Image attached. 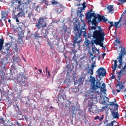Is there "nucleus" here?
I'll return each mask as SVG.
<instances>
[{"instance_id": "f257e3e1", "label": "nucleus", "mask_w": 126, "mask_h": 126, "mask_svg": "<svg viewBox=\"0 0 126 126\" xmlns=\"http://www.w3.org/2000/svg\"><path fill=\"white\" fill-rule=\"evenodd\" d=\"M86 29L82 27L80 28L77 25H76L74 27V34L73 38V46L75 47V44L76 43L77 46H78L79 43L81 42L82 39V33L84 37L86 38L87 37L86 35Z\"/></svg>"}, {"instance_id": "f03ea898", "label": "nucleus", "mask_w": 126, "mask_h": 126, "mask_svg": "<svg viewBox=\"0 0 126 126\" xmlns=\"http://www.w3.org/2000/svg\"><path fill=\"white\" fill-rule=\"evenodd\" d=\"M89 97L90 98H89L88 106L90 107L88 110L89 111L93 113H97L98 110L96 106L94 105L97 102V96L95 95H93L92 96H90Z\"/></svg>"}, {"instance_id": "7ed1b4c3", "label": "nucleus", "mask_w": 126, "mask_h": 126, "mask_svg": "<svg viewBox=\"0 0 126 126\" xmlns=\"http://www.w3.org/2000/svg\"><path fill=\"white\" fill-rule=\"evenodd\" d=\"M46 19L47 18L43 16L41 17H40L38 19L37 22H36L35 25L38 30L41 29V28L43 29L47 27V24L45 21V19Z\"/></svg>"}, {"instance_id": "20e7f679", "label": "nucleus", "mask_w": 126, "mask_h": 126, "mask_svg": "<svg viewBox=\"0 0 126 126\" xmlns=\"http://www.w3.org/2000/svg\"><path fill=\"white\" fill-rule=\"evenodd\" d=\"M4 43V40L3 39H0V50H2V52L5 54L9 53V51L11 45L9 43H6L5 46L4 47L3 45Z\"/></svg>"}, {"instance_id": "39448f33", "label": "nucleus", "mask_w": 126, "mask_h": 126, "mask_svg": "<svg viewBox=\"0 0 126 126\" xmlns=\"http://www.w3.org/2000/svg\"><path fill=\"white\" fill-rule=\"evenodd\" d=\"M90 81L91 82V86L92 90H95L97 89L100 88L99 85H100V82L99 80L97 81L95 84V79L94 77L91 76Z\"/></svg>"}, {"instance_id": "423d86ee", "label": "nucleus", "mask_w": 126, "mask_h": 126, "mask_svg": "<svg viewBox=\"0 0 126 126\" xmlns=\"http://www.w3.org/2000/svg\"><path fill=\"white\" fill-rule=\"evenodd\" d=\"M27 79L24 76V73H19L17 76L16 80L18 84L21 86H24L26 85L25 83V79Z\"/></svg>"}, {"instance_id": "0eeeda50", "label": "nucleus", "mask_w": 126, "mask_h": 126, "mask_svg": "<svg viewBox=\"0 0 126 126\" xmlns=\"http://www.w3.org/2000/svg\"><path fill=\"white\" fill-rule=\"evenodd\" d=\"M74 53V55L72 58L71 60V63L72 65H69V64H68L67 65V68L68 70L69 71H71L73 69L74 67L73 64H75V63L77 64V60L78 59V57L75 55L76 52H74V50H72V52L71 53Z\"/></svg>"}, {"instance_id": "6e6552de", "label": "nucleus", "mask_w": 126, "mask_h": 126, "mask_svg": "<svg viewBox=\"0 0 126 126\" xmlns=\"http://www.w3.org/2000/svg\"><path fill=\"white\" fill-rule=\"evenodd\" d=\"M104 36L93 37L95 40L94 41V43L96 45H99L101 47H103V41L104 40Z\"/></svg>"}, {"instance_id": "1a4fd4ad", "label": "nucleus", "mask_w": 126, "mask_h": 126, "mask_svg": "<svg viewBox=\"0 0 126 126\" xmlns=\"http://www.w3.org/2000/svg\"><path fill=\"white\" fill-rule=\"evenodd\" d=\"M98 30H95L93 32V37L105 36L106 34H105L103 31L100 26L98 27Z\"/></svg>"}, {"instance_id": "9d476101", "label": "nucleus", "mask_w": 126, "mask_h": 126, "mask_svg": "<svg viewBox=\"0 0 126 126\" xmlns=\"http://www.w3.org/2000/svg\"><path fill=\"white\" fill-rule=\"evenodd\" d=\"M121 52L119 54V56L117 59H118V62L119 63L120 65L122 66V57L124 55H126V52L125 51V48L124 47H122L121 48Z\"/></svg>"}, {"instance_id": "9b49d317", "label": "nucleus", "mask_w": 126, "mask_h": 126, "mask_svg": "<svg viewBox=\"0 0 126 126\" xmlns=\"http://www.w3.org/2000/svg\"><path fill=\"white\" fill-rule=\"evenodd\" d=\"M0 63L1 64V69L3 70V71L5 70V71H6L7 69L6 65L8 63L7 57H6V59L4 58L1 59Z\"/></svg>"}, {"instance_id": "f8f14e48", "label": "nucleus", "mask_w": 126, "mask_h": 126, "mask_svg": "<svg viewBox=\"0 0 126 126\" xmlns=\"http://www.w3.org/2000/svg\"><path fill=\"white\" fill-rule=\"evenodd\" d=\"M97 72L98 73V75L99 76H105L106 74L105 69L103 67L99 68Z\"/></svg>"}, {"instance_id": "ddd939ff", "label": "nucleus", "mask_w": 126, "mask_h": 126, "mask_svg": "<svg viewBox=\"0 0 126 126\" xmlns=\"http://www.w3.org/2000/svg\"><path fill=\"white\" fill-rule=\"evenodd\" d=\"M12 59L13 61L12 63L13 62L14 63L19 64L21 62L20 59L19 57L15 54L13 56Z\"/></svg>"}, {"instance_id": "4468645a", "label": "nucleus", "mask_w": 126, "mask_h": 126, "mask_svg": "<svg viewBox=\"0 0 126 126\" xmlns=\"http://www.w3.org/2000/svg\"><path fill=\"white\" fill-rule=\"evenodd\" d=\"M6 120H5L4 119V118L3 117L0 116V124L2 123L5 126H12L13 124L11 123V121L8 120V121H7V122L9 123H11V124H7L5 123Z\"/></svg>"}, {"instance_id": "2eb2a0df", "label": "nucleus", "mask_w": 126, "mask_h": 126, "mask_svg": "<svg viewBox=\"0 0 126 126\" xmlns=\"http://www.w3.org/2000/svg\"><path fill=\"white\" fill-rule=\"evenodd\" d=\"M15 63H14L13 64L11 65V68L10 69V73L12 76L13 77L15 76V73L14 71H16V67L15 66Z\"/></svg>"}, {"instance_id": "dca6fc26", "label": "nucleus", "mask_w": 126, "mask_h": 126, "mask_svg": "<svg viewBox=\"0 0 126 126\" xmlns=\"http://www.w3.org/2000/svg\"><path fill=\"white\" fill-rule=\"evenodd\" d=\"M118 82L117 85H116V87H119V89H116V90L117 93L120 92V90H121L122 91H123L122 89L124 87V85L122 83H120L119 81H118Z\"/></svg>"}, {"instance_id": "f3484780", "label": "nucleus", "mask_w": 126, "mask_h": 126, "mask_svg": "<svg viewBox=\"0 0 126 126\" xmlns=\"http://www.w3.org/2000/svg\"><path fill=\"white\" fill-rule=\"evenodd\" d=\"M108 21L107 19L105 18V17L103 16H101L98 17L97 21L101 22H106Z\"/></svg>"}, {"instance_id": "a211bd4d", "label": "nucleus", "mask_w": 126, "mask_h": 126, "mask_svg": "<svg viewBox=\"0 0 126 126\" xmlns=\"http://www.w3.org/2000/svg\"><path fill=\"white\" fill-rule=\"evenodd\" d=\"M96 15V14L94 13H87L86 15V18L87 19L90 20L92 17H93Z\"/></svg>"}, {"instance_id": "6ab92c4d", "label": "nucleus", "mask_w": 126, "mask_h": 126, "mask_svg": "<svg viewBox=\"0 0 126 126\" xmlns=\"http://www.w3.org/2000/svg\"><path fill=\"white\" fill-rule=\"evenodd\" d=\"M100 85L101 83H100V85L98 86L100 87V88H100L101 91L103 93L105 92L106 90L105 88L106 87L105 83H103L101 87H100Z\"/></svg>"}, {"instance_id": "aec40b11", "label": "nucleus", "mask_w": 126, "mask_h": 126, "mask_svg": "<svg viewBox=\"0 0 126 126\" xmlns=\"http://www.w3.org/2000/svg\"><path fill=\"white\" fill-rule=\"evenodd\" d=\"M1 14L2 15L1 18L3 20H5L6 19V16L8 14L6 11H1Z\"/></svg>"}, {"instance_id": "412c9836", "label": "nucleus", "mask_w": 126, "mask_h": 126, "mask_svg": "<svg viewBox=\"0 0 126 126\" xmlns=\"http://www.w3.org/2000/svg\"><path fill=\"white\" fill-rule=\"evenodd\" d=\"M63 7V6L62 5H61L60 4L58 5L57 6L56 9L57 12L58 14H59L63 10L62 9V7Z\"/></svg>"}, {"instance_id": "4be33fe9", "label": "nucleus", "mask_w": 126, "mask_h": 126, "mask_svg": "<svg viewBox=\"0 0 126 126\" xmlns=\"http://www.w3.org/2000/svg\"><path fill=\"white\" fill-rule=\"evenodd\" d=\"M107 8L109 12L111 13H113L114 9H113V7L112 5H110L109 6H108Z\"/></svg>"}, {"instance_id": "5701e85b", "label": "nucleus", "mask_w": 126, "mask_h": 126, "mask_svg": "<svg viewBox=\"0 0 126 126\" xmlns=\"http://www.w3.org/2000/svg\"><path fill=\"white\" fill-rule=\"evenodd\" d=\"M62 31L63 34L67 35H68L70 34V32L69 31H68L67 28H63Z\"/></svg>"}, {"instance_id": "b1692460", "label": "nucleus", "mask_w": 126, "mask_h": 126, "mask_svg": "<svg viewBox=\"0 0 126 126\" xmlns=\"http://www.w3.org/2000/svg\"><path fill=\"white\" fill-rule=\"evenodd\" d=\"M112 116L115 118H118V112H116L114 111H112L111 112Z\"/></svg>"}, {"instance_id": "393cba45", "label": "nucleus", "mask_w": 126, "mask_h": 126, "mask_svg": "<svg viewBox=\"0 0 126 126\" xmlns=\"http://www.w3.org/2000/svg\"><path fill=\"white\" fill-rule=\"evenodd\" d=\"M16 112L18 114V116H19V115H20L22 117V118H21L20 119L21 120L23 119H24V118H25V116L24 115H23L22 114V112L20 110H19L18 109L16 111Z\"/></svg>"}, {"instance_id": "a878e982", "label": "nucleus", "mask_w": 126, "mask_h": 126, "mask_svg": "<svg viewBox=\"0 0 126 126\" xmlns=\"http://www.w3.org/2000/svg\"><path fill=\"white\" fill-rule=\"evenodd\" d=\"M71 82V81L70 80V78H67V77L64 81L65 83L68 85H69L70 84Z\"/></svg>"}, {"instance_id": "bb28decb", "label": "nucleus", "mask_w": 126, "mask_h": 126, "mask_svg": "<svg viewBox=\"0 0 126 126\" xmlns=\"http://www.w3.org/2000/svg\"><path fill=\"white\" fill-rule=\"evenodd\" d=\"M84 78L83 77H80L78 81L79 84H82Z\"/></svg>"}, {"instance_id": "cd10ccee", "label": "nucleus", "mask_w": 126, "mask_h": 126, "mask_svg": "<svg viewBox=\"0 0 126 126\" xmlns=\"http://www.w3.org/2000/svg\"><path fill=\"white\" fill-rule=\"evenodd\" d=\"M122 17V16H121L119 20L117 22H114V25L115 26V27L116 28H117L118 27L117 26H118L119 23L121 21V18Z\"/></svg>"}, {"instance_id": "c85d7f7f", "label": "nucleus", "mask_w": 126, "mask_h": 126, "mask_svg": "<svg viewBox=\"0 0 126 126\" xmlns=\"http://www.w3.org/2000/svg\"><path fill=\"white\" fill-rule=\"evenodd\" d=\"M114 123H116L115 121H111L110 123H108L106 125H105V126H113V124Z\"/></svg>"}, {"instance_id": "c756f323", "label": "nucleus", "mask_w": 126, "mask_h": 126, "mask_svg": "<svg viewBox=\"0 0 126 126\" xmlns=\"http://www.w3.org/2000/svg\"><path fill=\"white\" fill-rule=\"evenodd\" d=\"M64 90L62 89H61L60 91V92L58 95V96L59 97H61L62 95L64 94Z\"/></svg>"}, {"instance_id": "7c9ffc66", "label": "nucleus", "mask_w": 126, "mask_h": 126, "mask_svg": "<svg viewBox=\"0 0 126 126\" xmlns=\"http://www.w3.org/2000/svg\"><path fill=\"white\" fill-rule=\"evenodd\" d=\"M121 23L122 25L123 26H125L126 25V19H124L121 22Z\"/></svg>"}, {"instance_id": "2f4dec72", "label": "nucleus", "mask_w": 126, "mask_h": 126, "mask_svg": "<svg viewBox=\"0 0 126 126\" xmlns=\"http://www.w3.org/2000/svg\"><path fill=\"white\" fill-rule=\"evenodd\" d=\"M51 3V4L53 5H56L59 4V2L58 1H56L55 0H52Z\"/></svg>"}, {"instance_id": "473e14b6", "label": "nucleus", "mask_w": 126, "mask_h": 126, "mask_svg": "<svg viewBox=\"0 0 126 126\" xmlns=\"http://www.w3.org/2000/svg\"><path fill=\"white\" fill-rule=\"evenodd\" d=\"M91 23L92 25H97V22L96 20L93 19V20L91 21Z\"/></svg>"}, {"instance_id": "72a5a7b5", "label": "nucleus", "mask_w": 126, "mask_h": 126, "mask_svg": "<svg viewBox=\"0 0 126 126\" xmlns=\"http://www.w3.org/2000/svg\"><path fill=\"white\" fill-rule=\"evenodd\" d=\"M66 103L65 104V106H70L71 104V102L69 100H67L66 101Z\"/></svg>"}, {"instance_id": "f704fd0d", "label": "nucleus", "mask_w": 126, "mask_h": 126, "mask_svg": "<svg viewBox=\"0 0 126 126\" xmlns=\"http://www.w3.org/2000/svg\"><path fill=\"white\" fill-rule=\"evenodd\" d=\"M112 61L114 62V64L113 65V67L116 68L117 66V61L116 60H113Z\"/></svg>"}, {"instance_id": "c9c22d12", "label": "nucleus", "mask_w": 126, "mask_h": 126, "mask_svg": "<svg viewBox=\"0 0 126 126\" xmlns=\"http://www.w3.org/2000/svg\"><path fill=\"white\" fill-rule=\"evenodd\" d=\"M12 17L14 18H16V21L17 22H19V20H18L17 17V16L16 15H14Z\"/></svg>"}, {"instance_id": "e433bc0d", "label": "nucleus", "mask_w": 126, "mask_h": 126, "mask_svg": "<svg viewBox=\"0 0 126 126\" xmlns=\"http://www.w3.org/2000/svg\"><path fill=\"white\" fill-rule=\"evenodd\" d=\"M110 104H109V105H115V106H116L117 107H118V105L117 104H115L113 102H110Z\"/></svg>"}, {"instance_id": "4c0bfd02", "label": "nucleus", "mask_w": 126, "mask_h": 126, "mask_svg": "<svg viewBox=\"0 0 126 126\" xmlns=\"http://www.w3.org/2000/svg\"><path fill=\"white\" fill-rule=\"evenodd\" d=\"M93 70L94 69H90V70H89L88 71V73H89L90 71V74L91 75H92L93 73Z\"/></svg>"}, {"instance_id": "58836bf2", "label": "nucleus", "mask_w": 126, "mask_h": 126, "mask_svg": "<svg viewBox=\"0 0 126 126\" xmlns=\"http://www.w3.org/2000/svg\"><path fill=\"white\" fill-rule=\"evenodd\" d=\"M85 2H84L83 3V4H82V5L83 7H81V8H82V9L83 10H84V8H86V6L85 5Z\"/></svg>"}, {"instance_id": "ea45409f", "label": "nucleus", "mask_w": 126, "mask_h": 126, "mask_svg": "<svg viewBox=\"0 0 126 126\" xmlns=\"http://www.w3.org/2000/svg\"><path fill=\"white\" fill-rule=\"evenodd\" d=\"M82 9V8H80V10H78L77 12V14L78 15L79 14L81 13Z\"/></svg>"}, {"instance_id": "a19ab883", "label": "nucleus", "mask_w": 126, "mask_h": 126, "mask_svg": "<svg viewBox=\"0 0 126 126\" xmlns=\"http://www.w3.org/2000/svg\"><path fill=\"white\" fill-rule=\"evenodd\" d=\"M14 107L16 111L19 108L18 107V105L17 104L14 105Z\"/></svg>"}, {"instance_id": "79ce46f5", "label": "nucleus", "mask_w": 126, "mask_h": 126, "mask_svg": "<svg viewBox=\"0 0 126 126\" xmlns=\"http://www.w3.org/2000/svg\"><path fill=\"white\" fill-rule=\"evenodd\" d=\"M44 1L45 2V3L46 4L47 6L50 5V4H48L49 1L47 0H45Z\"/></svg>"}, {"instance_id": "37998d69", "label": "nucleus", "mask_w": 126, "mask_h": 126, "mask_svg": "<svg viewBox=\"0 0 126 126\" xmlns=\"http://www.w3.org/2000/svg\"><path fill=\"white\" fill-rule=\"evenodd\" d=\"M70 106H65V109H66L68 111H69L70 110Z\"/></svg>"}, {"instance_id": "c03bdc74", "label": "nucleus", "mask_w": 126, "mask_h": 126, "mask_svg": "<svg viewBox=\"0 0 126 126\" xmlns=\"http://www.w3.org/2000/svg\"><path fill=\"white\" fill-rule=\"evenodd\" d=\"M94 26H92V27L91 28V29H94V30H95L96 29V27L97 26V25H96Z\"/></svg>"}, {"instance_id": "a18cd8bd", "label": "nucleus", "mask_w": 126, "mask_h": 126, "mask_svg": "<svg viewBox=\"0 0 126 126\" xmlns=\"http://www.w3.org/2000/svg\"><path fill=\"white\" fill-rule=\"evenodd\" d=\"M61 97H62V98L64 100H65L66 98V95L64 94L63 95H62V96Z\"/></svg>"}, {"instance_id": "49530a36", "label": "nucleus", "mask_w": 126, "mask_h": 126, "mask_svg": "<svg viewBox=\"0 0 126 126\" xmlns=\"http://www.w3.org/2000/svg\"><path fill=\"white\" fill-rule=\"evenodd\" d=\"M118 1L120 2L121 3L120 4H121L123 3L124 2H126V0H118Z\"/></svg>"}, {"instance_id": "de8ad7c7", "label": "nucleus", "mask_w": 126, "mask_h": 126, "mask_svg": "<svg viewBox=\"0 0 126 126\" xmlns=\"http://www.w3.org/2000/svg\"><path fill=\"white\" fill-rule=\"evenodd\" d=\"M108 22L110 24V26L112 27L113 26H114V25L113 24V22L112 21L110 22V21H109Z\"/></svg>"}, {"instance_id": "09e8293b", "label": "nucleus", "mask_w": 126, "mask_h": 126, "mask_svg": "<svg viewBox=\"0 0 126 126\" xmlns=\"http://www.w3.org/2000/svg\"><path fill=\"white\" fill-rule=\"evenodd\" d=\"M104 115H102V117L100 118H99V120L100 121H101L103 120L104 118Z\"/></svg>"}, {"instance_id": "8fccbe9b", "label": "nucleus", "mask_w": 126, "mask_h": 126, "mask_svg": "<svg viewBox=\"0 0 126 126\" xmlns=\"http://www.w3.org/2000/svg\"><path fill=\"white\" fill-rule=\"evenodd\" d=\"M43 95L42 93V92H40V99H42L43 97Z\"/></svg>"}, {"instance_id": "3c124183", "label": "nucleus", "mask_w": 126, "mask_h": 126, "mask_svg": "<svg viewBox=\"0 0 126 126\" xmlns=\"http://www.w3.org/2000/svg\"><path fill=\"white\" fill-rule=\"evenodd\" d=\"M115 42H116L118 44H120V41H119V40H118L116 38V39L115 41Z\"/></svg>"}, {"instance_id": "603ef678", "label": "nucleus", "mask_w": 126, "mask_h": 126, "mask_svg": "<svg viewBox=\"0 0 126 126\" xmlns=\"http://www.w3.org/2000/svg\"><path fill=\"white\" fill-rule=\"evenodd\" d=\"M32 12H30L28 14V16L29 17V18H30L32 16Z\"/></svg>"}, {"instance_id": "864d4df0", "label": "nucleus", "mask_w": 126, "mask_h": 126, "mask_svg": "<svg viewBox=\"0 0 126 126\" xmlns=\"http://www.w3.org/2000/svg\"><path fill=\"white\" fill-rule=\"evenodd\" d=\"M23 12H19L17 14L18 15H20L21 16H22L23 15Z\"/></svg>"}, {"instance_id": "5fc2aeb1", "label": "nucleus", "mask_w": 126, "mask_h": 126, "mask_svg": "<svg viewBox=\"0 0 126 126\" xmlns=\"http://www.w3.org/2000/svg\"><path fill=\"white\" fill-rule=\"evenodd\" d=\"M91 69H94V67L96 66V65H94L93 64H92L91 65Z\"/></svg>"}, {"instance_id": "6e6d98bb", "label": "nucleus", "mask_w": 126, "mask_h": 126, "mask_svg": "<svg viewBox=\"0 0 126 126\" xmlns=\"http://www.w3.org/2000/svg\"><path fill=\"white\" fill-rule=\"evenodd\" d=\"M39 6H37L36 7V9H35V10L38 11H40V9H38V8L39 7Z\"/></svg>"}, {"instance_id": "4d7b16f0", "label": "nucleus", "mask_w": 126, "mask_h": 126, "mask_svg": "<svg viewBox=\"0 0 126 126\" xmlns=\"http://www.w3.org/2000/svg\"><path fill=\"white\" fill-rule=\"evenodd\" d=\"M86 47H88L89 46V43L88 41H87L86 42Z\"/></svg>"}, {"instance_id": "13d9d810", "label": "nucleus", "mask_w": 126, "mask_h": 126, "mask_svg": "<svg viewBox=\"0 0 126 126\" xmlns=\"http://www.w3.org/2000/svg\"><path fill=\"white\" fill-rule=\"evenodd\" d=\"M112 69H113V70H112L113 73H114V72H115V70L116 69V68L113 67V66H112Z\"/></svg>"}, {"instance_id": "bf43d9fd", "label": "nucleus", "mask_w": 126, "mask_h": 126, "mask_svg": "<svg viewBox=\"0 0 126 126\" xmlns=\"http://www.w3.org/2000/svg\"><path fill=\"white\" fill-rule=\"evenodd\" d=\"M44 37L46 40H48V38L47 37V35H44Z\"/></svg>"}, {"instance_id": "052dcab7", "label": "nucleus", "mask_w": 126, "mask_h": 126, "mask_svg": "<svg viewBox=\"0 0 126 126\" xmlns=\"http://www.w3.org/2000/svg\"><path fill=\"white\" fill-rule=\"evenodd\" d=\"M100 117L98 116H96L94 118V119L95 120H97Z\"/></svg>"}, {"instance_id": "680f3d73", "label": "nucleus", "mask_w": 126, "mask_h": 126, "mask_svg": "<svg viewBox=\"0 0 126 126\" xmlns=\"http://www.w3.org/2000/svg\"><path fill=\"white\" fill-rule=\"evenodd\" d=\"M121 74H118V75L117 76V78L118 80H120V78H121V77H120V75H121Z\"/></svg>"}, {"instance_id": "e2e57ef3", "label": "nucleus", "mask_w": 126, "mask_h": 126, "mask_svg": "<svg viewBox=\"0 0 126 126\" xmlns=\"http://www.w3.org/2000/svg\"><path fill=\"white\" fill-rule=\"evenodd\" d=\"M112 76L111 77V79H113L115 78V76L113 75L112 74H111Z\"/></svg>"}, {"instance_id": "0e129e2a", "label": "nucleus", "mask_w": 126, "mask_h": 126, "mask_svg": "<svg viewBox=\"0 0 126 126\" xmlns=\"http://www.w3.org/2000/svg\"><path fill=\"white\" fill-rule=\"evenodd\" d=\"M125 87L124 86V87L123 88L124 89V94H126V88H125Z\"/></svg>"}, {"instance_id": "69168bd1", "label": "nucleus", "mask_w": 126, "mask_h": 126, "mask_svg": "<svg viewBox=\"0 0 126 126\" xmlns=\"http://www.w3.org/2000/svg\"><path fill=\"white\" fill-rule=\"evenodd\" d=\"M16 124L18 126H21L20 124L18 122H16Z\"/></svg>"}, {"instance_id": "338daca9", "label": "nucleus", "mask_w": 126, "mask_h": 126, "mask_svg": "<svg viewBox=\"0 0 126 126\" xmlns=\"http://www.w3.org/2000/svg\"><path fill=\"white\" fill-rule=\"evenodd\" d=\"M107 107H108L107 106H105L103 107H102V109L104 110V109L107 108Z\"/></svg>"}, {"instance_id": "774afa93", "label": "nucleus", "mask_w": 126, "mask_h": 126, "mask_svg": "<svg viewBox=\"0 0 126 126\" xmlns=\"http://www.w3.org/2000/svg\"><path fill=\"white\" fill-rule=\"evenodd\" d=\"M30 30H29L28 31V33H27V35L28 36H30Z\"/></svg>"}]
</instances>
